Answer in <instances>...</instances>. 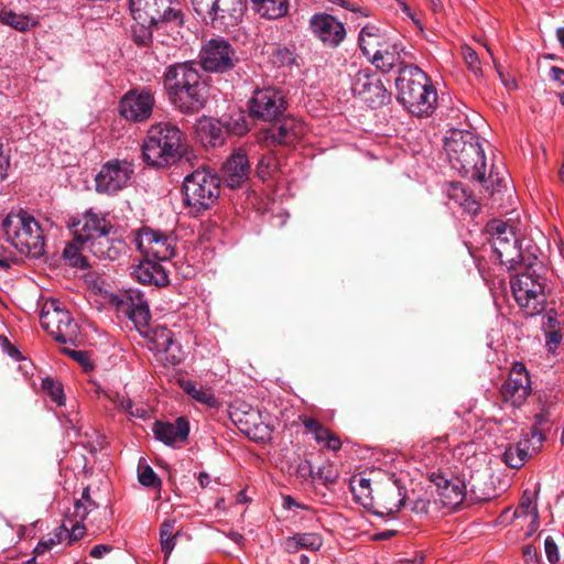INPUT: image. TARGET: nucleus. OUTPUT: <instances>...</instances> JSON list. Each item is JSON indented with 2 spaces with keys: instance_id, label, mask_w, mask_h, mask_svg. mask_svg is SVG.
I'll return each instance as SVG.
<instances>
[{
  "instance_id": "de8ad7c7",
  "label": "nucleus",
  "mask_w": 564,
  "mask_h": 564,
  "mask_svg": "<svg viewBox=\"0 0 564 564\" xmlns=\"http://www.w3.org/2000/svg\"><path fill=\"white\" fill-rule=\"evenodd\" d=\"M551 423V413L549 410H543L541 413H538L534 416V425L532 427L531 434L533 438H536L539 443H542L544 441V434L540 430L544 425H547Z\"/></svg>"
},
{
  "instance_id": "680f3d73",
  "label": "nucleus",
  "mask_w": 564,
  "mask_h": 564,
  "mask_svg": "<svg viewBox=\"0 0 564 564\" xmlns=\"http://www.w3.org/2000/svg\"><path fill=\"white\" fill-rule=\"evenodd\" d=\"M523 558L527 564H538L539 555L536 549L532 545H525L523 547Z\"/></svg>"
},
{
  "instance_id": "5701e85b",
  "label": "nucleus",
  "mask_w": 564,
  "mask_h": 564,
  "mask_svg": "<svg viewBox=\"0 0 564 564\" xmlns=\"http://www.w3.org/2000/svg\"><path fill=\"white\" fill-rule=\"evenodd\" d=\"M306 132L305 124L295 118L288 117L268 130L267 140L274 144L294 145Z\"/></svg>"
},
{
  "instance_id": "8fccbe9b",
  "label": "nucleus",
  "mask_w": 564,
  "mask_h": 564,
  "mask_svg": "<svg viewBox=\"0 0 564 564\" xmlns=\"http://www.w3.org/2000/svg\"><path fill=\"white\" fill-rule=\"evenodd\" d=\"M412 511L419 514L433 516L437 511V500L431 501L427 498H417L413 501Z\"/></svg>"
},
{
  "instance_id": "bb28decb",
  "label": "nucleus",
  "mask_w": 564,
  "mask_h": 564,
  "mask_svg": "<svg viewBox=\"0 0 564 564\" xmlns=\"http://www.w3.org/2000/svg\"><path fill=\"white\" fill-rule=\"evenodd\" d=\"M132 274L138 282L142 284L162 288L169 284V275L166 269L159 261L143 259L133 268Z\"/></svg>"
},
{
  "instance_id": "0e129e2a",
  "label": "nucleus",
  "mask_w": 564,
  "mask_h": 564,
  "mask_svg": "<svg viewBox=\"0 0 564 564\" xmlns=\"http://www.w3.org/2000/svg\"><path fill=\"white\" fill-rule=\"evenodd\" d=\"M296 473L303 479H308L310 477L314 478L313 469L308 460L301 462L297 466Z\"/></svg>"
},
{
  "instance_id": "4be33fe9",
  "label": "nucleus",
  "mask_w": 564,
  "mask_h": 564,
  "mask_svg": "<svg viewBox=\"0 0 564 564\" xmlns=\"http://www.w3.org/2000/svg\"><path fill=\"white\" fill-rule=\"evenodd\" d=\"M406 490L399 479H393L378 491V509L375 514L393 517L404 505Z\"/></svg>"
},
{
  "instance_id": "37998d69",
  "label": "nucleus",
  "mask_w": 564,
  "mask_h": 564,
  "mask_svg": "<svg viewBox=\"0 0 564 564\" xmlns=\"http://www.w3.org/2000/svg\"><path fill=\"white\" fill-rule=\"evenodd\" d=\"M42 389L57 405H63L65 401L62 383L57 380L46 377L42 380Z\"/></svg>"
},
{
  "instance_id": "2eb2a0df",
  "label": "nucleus",
  "mask_w": 564,
  "mask_h": 564,
  "mask_svg": "<svg viewBox=\"0 0 564 564\" xmlns=\"http://www.w3.org/2000/svg\"><path fill=\"white\" fill-rule=\"evenodd\" d=\"M199 57L202 67L207 72L224 73L231 69L236 62L235 50L221 37L209 40L203 46Z\"/></svg>"
},
{
  "instance_id": "6ab92c4d",
  "label": "nucleus",
  "mask_w": 564,
  "mask_h": 564,
  "mask_svg": "<svg viewBox=\"0 0 564 564\" xmlns=\"http://www.w3.org/2000/svg\"><path fill=\"white\" fill-rule=\"evenodd\" d=\"M430 480L436 487L438 502L447 509H455L466 497V485L456 476L448 477L444 473H431Z\"/></svg>"
},
{
  "instance_id": "ea45409f",
  "label": "nucleus",
  "mask_w": 564,
  "mask_h": 564,
  "mask_svg": "<svg viewBox=\"0 0 564 564\" xmlns=\"http://www.w3.org/2000/svg\"><path fill=\"white\" fill-rule=\"evenodd\" d=\"M66 534L67 527L65 524L57 527L52 533L48 534L46 539H42L37 543L35 552L37 554L45 553L46 551L51 550L54 545L61 543L64 539H66Z\"/></svg>"
},
{
  "instance_id": "f3484780",
  "label": "nucleus",
  "mask_w": 564,
  "mask_h": 564,
  "mask_svg": "<svg viewBox=\"0 0 564 564\" xmlns=\"http://www.w3.org/2000/svg\"><path fill=\"white\" fill-rule=\"evenodd\" d=\"M154 104V95L150 90L132 89L122 96L119 112L128 121L143 122L151 117Z\"/></svg>"
},
{
  "instance_id": "7ed1b4c3",
  "label": "nucleus",
  "mask_w": 564,
  "mask_h": 564,
  "mask_svg": "<svg viewBox=\"0 0 564 564\" xmlns=\"http://www.w3.org/2000/svg\"><path fill=\"white\" fill-rule=\"evenodd\" d=\"M184 152V133L171 122L151 126L142 144L144 161L156 167L177 162Z\"/></svg>"
},
{
  "instance_id": "b1692460",
  "label": "nucleus",
  "mask_w": 564,
  "mask_h": 564,
  "mask_svg": "<svg viewBox=\"0 0 564 564\" xmlns=\"http://www.w3.org/2000/svg\"><path fill=\"white\" fill-rule=\"evenodd\" d=\"M249 174L250 164L241 149L236 150L221 167L223 180L230 188L240 187L248 180Z\"/></svg>"
},
{
  "instance_id": "7c9ffc66",
  "label": "nucleus",
  "mask_w": 564,
  "mask_h": 564,
  "mask_svg": "<svg viewBox=\"0 0 564 564\" xmlns=\"http://www.w3.org/2000/svg\"><path fill=\"white\" fill-rule=\"evenodd\" d=\"M404 52V48L399 43L387 44L381 47V50H376L372 55V64L380 70L388 73L393 68H402L406 66L402 58L401 53Z\"/></svg>"
},
{
  "instance_id": "c85d7f7f",
  "label": "nucleus",
  "mask_w": 564,
  "mask_h": 564,
  "mask_svg": "<svg viewBox=\"0 0 564 564\" xmlns=\"http://www.w3.org/2000/svg\"><path fill=\"white\" fill-rule=\"evenodd\" d=\"M78 225L80 227L76 230V242L82 247L101 235L108 234L110 229L106 219L95 213H86Z\"/></svg>"
},
{
  "instance_id": "864d4df0",
  "label": "nucleus",
  "mask_w": 564,
  "mask_h": 564,
  "mask_svg": "<svg viewBox=\"0 0 564 564\" xmlns=\"http://www.w3.org/2000/svg\"><path fill=\"white\" fill-rule=\"evenodd\" d=\"M61 351L63 354L69 356L75 361H77L84 368L85 371L93 369V365H91L89 356L86 351L74 350V349L66 348V347L63 348Z\"/></svg>"
},
{
  "instance_id": "a19ab883",
  "label": "nucleus",
  "mask_w": 564,
  "mask_h": 564,
  "mask_svg": "<svg viewBox=\"0 0 564 564\" xmlns=\"http://www.w3.org/2000/svg\"><path fill=\"white\" fill-rule=\"evenodd\" d=\"M174 520H166L160 529V543L162 552L169 556L175 546V536L173 535Z\"/></svg>"
},
{
  "instance_id": "1a4fd4ad",
  "label": "nucleus",
  "mask_w": 564,
  "mask_h": 564,
  "mask_svg": "<svg viewBox=\"0 0 564 564\" xmlns=\"http://www.w3.org/2000/svg\"><path fill=\"white\" fill-rule=\"evenodd\" d=\"M512 294L525 315L535 316L544 311L546 296L540 276L529 271L517 274L511 280Z\"/></svg>"
},
{
  "instance_id": "f8f14e48",
  "label": "nucleus",
  "mask_w": 564,
  "mask_h": 564,
  "mask_svg": "<svg viewBox=\"0 0 564 564\" xmlns=\"http://www.w3.org/2000/svg\"><path fill=\"white\" fill-rule=\"evenodd\" d=\"M531 392V378L527 367L520 361L513 362L508 378L500 388L502 403L519 409L525 403Z\"/></svg>"
},
{
  "instance_id": "052dcab7",
  "label": "nucleus",
  "mask_w": 564,
  "mask_h": 564,
  "mask_svg": "<svg viewBox=\"0 0 564 564\" xmlns=\"http://www.w3.org/2000/svg\"><path fill=\"white\" fill-rule=\"evenodd\" d=\"M112 550H113L112 545L97 544L90 550L89 554L94 558H102L106 554H109Z\"/></svg>"
},
{
  "instance_id": "dca6fc26",
  "label": "nucleus",
  "mask_w": 564,
  "mask_h": 564,
  "mask_svg": "<svg viewBox=\"0 0 564 564\" xmlns=\"http://www.w3.org/2000/svg\"><path fill=\"white\" fill-rule=\"evenodd\" d=\"M111 303L118 312L128 316L137 328L148 325L151 315L149 304L141 291L133 289L121 291L112 295Z\"/></svg>"
},
{
  "instance_id": "423d86ee",
  "label": "nucleus",
  "mask_w": 564,
  "mask_h": 564,
  "mask_svg": "<svg viewBox=\"0 0 564 564\" xmlns=\"http://www.w3.org/2000/svg\"><path fill=\"white\" fill-rule=\"evenodd\" d=\"M40 322L42 327L56 341L72 346H77L80 343L78 324L58 300L48 299L44 302L40 314Z\"/></svg>"
},
{
  "instance_id": "f257e3e1",
  "label": "nucleus",
  "mask_w": 564,
  "mask_h": 564,
  "mask_svg": "<svg viewBox=\"0 0 564 564\" xmlns=\"http://www.w3.org/2000/svg\"><path fill=\"white\" fill-rule=\"evenodd\" d=\"M398 101L413 116L430 117L436 109L437 91L415 65L403 66L395 78Z\"/></svg>"
},
{
  "instance_id": "09e8293b",
  "label": "nucleus",
  "mask_w": 564,
  "mask_h": 564,
  "mask_svg": "<svg viewBox=\"0 0 564 564\" xmlns=\"http://www.w3.org/2000/svg\"><path fill=\"white\" fill-rule=\"evenodd\" d=\"M477 181L490 195L499 193L500 189L505 186V178L499 177L498 174H495L492 171H490L488 176L485 175V182L481 180Z\"/></svg>"
},
{
  "instance_id": "338daca9",
  "label": "nucleus",
  "mask_w": 564,
  "mask_h": 564,
  "mask_svg": "<svg viewBox=\"0 0 564 564\" xmlns=\"http://www.w3.org/2000/svg\"><path fill=\"white\" fill-rule=\"evenodd\" d=\"M550 77L554 80L564 85V69L557 66H552L550 68Z\"/></svg>"
},
{
  "instance_id": "412c9836",
  "label": "nucleus",
  "mask_w": 564,
  "mask_h": 564,
  "mask_svg": "<svg viewBox=\"0 0 564 564\" xmlns=\"http://www.w3.org/2000/svg\"><path fill=\"white\" fill-rule=\"evenodd\" d=\"M149 349L155 352L166 354V360L172 365H178L183 359L181 346L174 343L173 333L164 327L156 326L145 333Z\"/></svg>"
},
{
  "instance_id": "393cba45",
  "label": "nucleus",
  "mask_w": 564,
  "mask_h": 564,
  "mask_svg": "<svg viewBox=\"0 0 564 564\" xmlns=\"http://www.w3.org/2000/svg\"><path fill=\"white\" fill-rule=\"evenodd\" d=\"M200 79L198 70L191 63H177L170 65L163 75V85L167 94L175 89L191 86Z\"/></svg>"
},
{
  "instance_id": "2f4dec72",
  "label": "nucleus",
  "mask_w": 564,
  "mask_h": 564,
  "mask_svg": "<svg viewBox=\"0 0 564 564\" xmlns=\"http://www.w3.org/2000/svg\"><path fill=\"white\" fill-rule=\"evenodd\" d=\"M82 248L84 250H88L100 260L113 261L118 259L123 245L120 241L115 242L113 240L109 239L108 234H105L89 241Z\"/></svg>"
},
{
  "instance_id": "a211bd4d",
  "label": "nucleus",
  "mask_w": 564,
  "mask_h": 564,
  "mask_svg": "<svg viewBox=\"0 0 564 564\" xmlns=\"http://www.w3.org/2000/svg\"><path fill=\"white\" fill-rule=\"evenodd\" d=\"M310 29L325 46L335 48L346 37L345 24L328 13H316L310 19Z\"/></svg>"
},
{
  "instance_id": "c9c22d12",
  "label": "nucleus",
  "mask_w": 564,
  "mask_h": 564,
  "mask_svg": "<svg viewBox=\"0 0 564 564\" xmlns=\"http://www.w3.org/2000/svg\"><path fill=\"white\" fill-rule=\"evenodd\" d=\"M253 9L265 19L275 20L284 17L289 10L288 0H251Z\"/></svg>"
},
{
  "instance_id": "5fc2aeb1",
  "label": "nucleus",
  "mask_w": 564,
  "mask_h": 564,
  "mask_svg": "<svg viewBox=\"0 0 564 564\" xmlns=\"http://www.w3.org/2000/svg\"><path fill=\"white\" fill-rule=\"evenodd\" d=\"M225 129L227 130V135L229 133H232L236 135H242V134L247 133L248 126H247L245 117L239 116L237 119L231 118L228 122H226Z\"/></svg>"
},
{
  "instance_id": "9d476101",
  "label": "nucleus",
  "mask_w": 564,
  "mask_h": 564,
  "mask_svg": "<svg viewBox=\"0 0 564 564\" xmlns=\"http://www.w3.org/2000/svg\"><path fill=\"white\" fill-rule=\"evenodd\" d=\"M351 91L370 108H380L391 100V94L371 68L359 69L351 77Z\"/></svg>"
},
{
  "instance_id": "20e7f679",
  "label": "nucleus",
  "mask_w": 564,
  "mask_h": 564,
  "mask_svg": "<svg viewBox=\"0 0 564 564\" xmlns=\"http://www.w3.org/2000/svg\"><path fill=\"white\" fill-rule=\"evenodd\" d=\"M7 240L21 253L37 258L44 253L43 231L35 218L23 209L10 212L2 220Z\"/></svg>"
},
{
  "instance_id": "f704fd0d",
  "label": "nucleus",
  "mask_w": 564,
  "mask_h": 564,
  "mask_svg": "<svg viewBox=\"0 0 564 564\" xmlns=\"http://www.w3.org/2000/svg\"><path fill=\"white\" fill-rule=\"evenodd\" d=\"M0 23L8 25L19 32H28L34 29L39 21L30 14L17 13L12 10L2 9L0 11Z\"/></svg>"
},
{
  "instance_id": "a18cd8bd",
  "label": "nucleus",
  "mask_w": 564,
  "mask_h": 564,
  "mask_svg": "<svg viewBox=\"0 0 564 564\" xmlns=\"http://www.w3.org/2000/svg\"><path fill=\"white\" fill-rule=\"evenodd\" d=\"M462 55L468 69L477 77L482 76L480 62L477 53L469 46L462 47Z\"/></svg>"
},
{
  "instance_id": "e433bc0d",
  "label": "nucleus",
  "mask_w": 564,
  "mask_h": 564,
  "mask_svg": "<svg viewBox=\"0 0 564 564\" xmlns=\"http://www.w3.org/2000/svg\"><path fill=\"white\" fill-rule=\"evenodd\" d=\"M529 448V438L521 440L516 445H509L503 453L505 463L511 468H520L530 456Z\"/></svg>"
},
{
  "instance_id": "4468645a",
  "label": "nucleus",
  "mask_w": 564,
  "mask_h": 564,
  "mask_svg": "<svg viewBox=\"0 0 564 564\" xmlns=\"http://www.w3.org/2000/svg\"><path fill=\"white\" fill-rule=\"evenodd\" d=\"M248 107L252 118L271 121L284 111L285 99L279 88L264 87L254 90Z\"/></svg>"
},
{
  "instance_id": "aec40b11",
  "label": "nucleus",
  "mask_w": 564,
  "mask_h": 564,
  "mask_svg": "<svg viewBox=\"0 0 564 564\" xmlns=\"http://www.w3.org/2000/svg\"><path fill=\"white\" fill-rule=\"evenodd\" d=\"M170 101L182 112L193 113L199 111L206 102L205 85L199 80L191 86L175 89L167 94Z\"/></svg>"
},
{
  "instance_id": "774afa93",
  "label": "nucleus",
  "mask_w": 564,
  "mask_h": 564,
  "mask_svg": "<svg viewBox=\"0 0 564 564\" xmlns=\"http://www.w3.org/2000/svg\"><path fill=\"white\" fill-rule=\"evenodd\" d=\"M78 252V247L75 243L67 245L63 251V256L66 259H75Z\"/></svg>"
},
{
  "instance_id": "69168bd1",
  "label": "nucleus",
  "mask_w": 564,
  "mask_h": 564,
  "mask_svg": "<svg viewBox=\"0 0 564 564\" xmlns=\"http://www.w3.org/2000/svg\"><path fill=\"white\" fill-rule=\"evenodd\" d=\"M496 69H497V73L499 75V78L502 83V85L507 88V89H516L517 88V83L514 80L513 77L509 76V75H506L501 68L499 66L496 65Z\"/></svg>"
},
{
  "instance_id": "ddd939ff",
  "label": "nucleus",
  "mask_w": 564,
  "mask_h": 564,
  "mask_svg": "<svg viewBox=\"0 0 564 564\" xmlns=\"http://www.w3.org/2000/svg\"><path fill=\"white\" fill-rule=\"evenodd\" d=\"M134 174V166L128 160L113 159L106 162L96 175V191L98 193L115 194L130 183Z\"/></svg>"
},
{
  "instance_id": "3c124183",
  "label": "nucleus",
  "mask_w": 564,
  "mask_h": 564,
  "mask_svg": "<svg viewBox=\"0 0 564 564\" xmlns=\"http://www.w3.org/2000/svg\"><path fill=\"white\" fill-rule=\"evenodd\" d=\"M160 23L161 22H175L176 24H181L183 20V15L181 10L172 7V0H166V4L161 9Z\"/></svg>"
},
{
  "instance_id": "6e6552de",
  "label": "nucleus",
  "mask_w": 564,
  "mask_h": 564,
  "mask_svg": "<svg viewBox=\"0 0 564 564\" xmlns=\"http://www.w3.org/2000/svg\"><path fill=\"white\" fill-rule=\"evenodd\" d=\"M486 232L500 263L508 269H514L523 260L520 240L513 227L501 219H491L486 225Z\"/></svg>"
},
{
  "instance_id": "bf43d9fd",
  "label": "nucleus",
  "mask_w": 564,
  "mask_h": 564,
  "mask_svg": "<svg viewBox=\"0 0 564 564\" xmlns=\"http://www.w3.org/2000/svg\"><path fill=\"white\" fill-rule=\"evenodd\" d=\"M83 521L84 520L80 519V521L73 524V527L70 529L67 528L66 538L68 539V544H72L84 536V534L86 532V528H85Z\"/></svg>"
},
{
  "instance_id": "4c0bfd02",
  "label": "nucleus",
  "mask_w": 564,
  "mask_h": 564,
  "mask_svg": "<svg viewBox=\"0 0 564 564\" xmlns=\"http://www.w3.org/2000/svg\"><path fill=\"white\" fill-rule=\"evenodd\" d=\"M359 47L365 56L372 59L376 50H381V36L375 26H364L359 33Z\"/></svg>"
},
{
  "instance_id": "72a5a7b5",
  "label": "nucleus",
  "mask_w": 564,
  "mask_h": 564,
  "mask_svg": "<svg viewBox=\"0 0 564 564\" xmlns=\"http://www.w3.org/2000/svg\"><path fill=\"white\" fill-rule=\"evenodd\" d=\"M322 545L323 538L317 533H296L283 542L284 550L291 554L297 553L300 550L317 552Z\"/></svg>"
},
{
  "instance_id": "603ef678",
  "label": "nucleus",
  "mask_w": 564,
  "mask_h": 564,
  "mask_svg": "<svg viewBox=\"0 0 564 564\" xmlns=\"http://www.w3.org/2000/svg\"><path fill=\"white\" fill-rule=\"evenodd\" d=\"M519 511L521 512V514H528L531 512L533 516L532 524L534 525V529L538 527V518H539L538 509L533 502V498L530 495H528L527 491L522 496V499H521V502L519 506Z\"/></svg>"
},
{
  "instance_id": "13d9d810",
  "label": "nucleus",
  "mask_w": 564,
  "mask_h": 564,
  "mask_svg": "<svg viewBox=\"0 0 564 564\" xmlns=\"http://www.w3.org/2000/svg\"><path fill=\"white\" fill-rule=\"evenodd\" d=\"M544 550L547 561L551 564H556L560 560L558 549L556 543L551 536H547L544 541Z\"/></svg>"
},
{
  "instance_id": "f03ea898",
  "label": "nucleus",
  "mask_w": 564,
  "mask_h": 564,
  "mask_svg": "<svg viewBox=\"0 0 564 564\" xmlns=\"http://www.w3.org/2000/svg\"><path fill=\"white\" fill-rule=\"evenodd\" d=\"M452 166L460 174L485 182L487 163L478 137L467 130H452L444 141Z\"/></svg>"
},
{
  "instance_id": "c756f323",
  "label": "nucleus",
  "mask_w": 564,
  "mask_h": 564,
  "mask_svg": "<svg viewBox=\"0 0 564 564\" xmlns=\"http://www.w3.org/2000/svg\"><path fill=\"white\" fill-rule=\"evenodd\" d=\"M196 133L203 145L212 148L221 147L227 138L225 123L212 118L199 120Z\"/></svg>"
},
{
  "instance_id": "6e6d98bb",
  "label": "nucleus",
  "mask_w": 564,
  "mask_h": 564,
  "mask_svg": "<svg viewBox=\"0 0 564 564\" xmlns=\"http://www.w3.org/2000/svg\"><path fill=\"white\" fill-rule=\"evenodd\" d=\"M89 498H90L89 488L86 487L83 490L82 498L76 500L75 506H74L76 518H79L82 520L86 519V517L88 516V506H86L84 501H88Z\"/></svg>"
},
{
  "instance_id": "4d7b16f0",
  "label": "nucleus",
  "mask_w": 564,
  "mask_h": 564,
  "mask_svg": "<svg viewBox=\"0 0 564 564\" xmlns=\"http://www.w3.org/2000/svg\"><path fill=\"white\" fill-rule=\"evenodd\" d=\"M151 25H140L139 30L133 31V40L138 45H148L152 41Z\"/></svg>"
},
{
  "instance_id": "c03bdc74",
  "label": "nucleus",
  "mask_w": 564,
  "mask_h": 564,
  "mask_svg": "<svg viewBox=\"0 0 564 564\" xmlns=\"http://www.w3.org/2000/svg\"><path fill=\"white\" fill-rule=\"evenodd\" d=\"M270 61L276 67L290 66L295 62V55L290 48L278 46L271 52Z\"/></svg>"
},
{
  "instance_id": "473e14b6",
  "label": "nucleus",
  "mask_w": 564,
  "mask_h": 564,
  "mask_svg": "<svg viewBox=\"0 0 564 564\" xmlns=\"http://www.w3.org/2000/svg\"><path fill=\"white\" fill-rule=\"evenodd\" d=\"M303 425L314 436V440L333 452H337L341 447V442L337 435L322 425L317 420L305 416L302 420Z\"/></svg>"
},
{
  "instance_id": "cd10ccee",
  "label": "nucleus",
  "mask_w": 564,
  "mask_h": 564,
  "mask_svg": "<svg viewBox=\"0 0 564 564\" xmlns=\"http://www.w3.org/2000/svg\"><path fill=\"white\" fill-rule=\"evenodd\" d=\"M166 0H130L129 7L133 19L140 25H158L161 9Z\"/></svg>"
},
{
  "instance_id": "39448f33",
  "label": "nucleus",
  "mask_w": 564,
  "mask_h": 564,
  "mask_svg": "<svg viewBox=\"0 0 564 564\" xmlns=\"http://www.w3.org/2000/svg\"><path fill=\"white\" fill-rule=\"evenodd\" d=\"M219 177L208 169H198L184 177L183 193L192 213L209 209L219 196Z\"/></svg>"
},
{
  "instance_id": "9b49d317",
  "label": "nucleus",
  "mask_w": 564,
  "mask_h": 564,
  "mask_svg": "<svg viewBox=\"0 0 564 564\" xmlns=\"http://www.w3.org/2000/svg\"><path fill=\"white\" fill-rule=\"evenodd\" d=\"M134 242L145 259L160 263L171 260L175 254L174 238L161 230L143 227L138 231Z\"/></svg>"
},
{
  "instance_id": "e2e57ef3",
  "label": "nucleus",
  "mask_w": 564,
  "mask_h": 564,
  "mask_svg": "<svg viewBox=\"0 0 564 564\" xmlns=\"http://www.w3.org/2000/svg\"><path fill=\"white\" fill-rule=\"evenodd\" d=\"M243 432L250 438H253V440H263L268 435L267 427L265 426L261 427L259 425H254L253 429L247 427L246 430H243Z\"/></svg>"
},
{
  "instance_id": "58836bf2",
  "label": "nucleus",
  "mask_w": 564,
  "mask_h": 564,
  "mask_svg": "<svg viewBox=\"0 0 564 564\" xmlns=\"http://www.w3.org/2000/svg\"><path fill=\"white\" fill-rule=\"evenodd\" d=\"M184 390L195 401L207 406L215 408L218 403L213 390L209 388L197 387L195 383L188 381L185 383Z\"/></svg>"
},
{
  "instance_id": "a878e982",
  "label": "nucleus",
  "mask_w": 564,
  "mask_h": 564,
  "mask_svg": "<svg viewBox=\"0 0 564 564\" xmlns=\"http://www.w3.org/2000/svg\"><path fill=\"white\" fill-rule=\"evenodd\" d=\"M152 432L158 441L172 446L187 440L189 424L184 417H177L174 423L156 421Z\"/></svg>"
},
{
  "instance_id": "79ce46f5",
  "label": "nucleus",
  "mask_w": 564,
  "mask_h": 564,
  "mask_svg": "<svg viewBox=\"0 0 564 564\" xmlns=\"http://www.w3.org/2000/svg\"><path fill=\"white\" fill-rule=\"evenodd\" d=\"M276 169H278L276 158L274 155L268 153L260 158V160L257 164L256 173L259 178H261L262 181H267L274 175V173L276 172Z\"/></svg>"
},
{
  "instance_id": "0eeeda50",
  "label": "nucleus",
  "mask_w": 564,
  "mask_h": 564,
  "mask_svg": "<svg viewBox=\"0 0 564 564\" xmlns=\"http://www.w3.org/2000/svg\"><path fill=\"white\" fill-rule=\"evenodd\" d=\"M195 13L215 29L227 30L242 20L245 0H191Z\"/></svg>"
},
{
  "instance_id": "49530a36",
  "label": "nucleus",
  "mask_w": 564,
  "mask_h": 564,
  "mask_svg": "<svg viewBox=\"0 0 564 564\" xmlns=\"http://www.w3.org/2000/svg\"><path fill=\"white\" fill-rule=\"evenodd\" d=\"M138 479L141 485L145 487H154L161 484V480L149 465L139 463L138 466Z\"/></svg>"
}]
</instances>
